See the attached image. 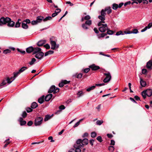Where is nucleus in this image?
Wrapping results in <instances>:
<instances>
[{"mask_svg": "<svg viewBox=\"0 0 152 152\" xmlns=\"http://www.w3.org/2000/svg\"><path fill=\"white\" fill-rule=\"evenodd\" d=\"M54 51L52 50H50L46 52L45 54V56H47L49 54H51L53 53Z\"/></svg>", "mask_w": 152, "mask_h": 152, "instance_id": "nucleus-34", "label": "nucleus"}, {"mask_svg": "<svg viewBox=\"0 0 152 152\" xmlns=\"http://www.w3.org/2000/svg\"><path fill=\"white\" fill-rule=\"evenodd\" d=\"M105 10L107 11V14H109L112 12V10L110 7H107L104 8Z\"/></svg>", "mask_w": 152, "mask_h": 152, "instance_id": "nucleus-23", "label": "nucleus"}, {"mask_svg": "<svg viewBox=\"0 0 152 152\" xmlns=\"http://www.w3.org/2000/svg\"><path fill=\"white\" fill-rule=\"evenodd\" d=\"M46 41L45 40H41L37 43V45L39 46H41L45 43Z\"/></svg>", "mask_w": 152, "mask_h": 152, "instance_id": "nucleus-18", "label": "nucleus"}, {"mask_svg": "<svg viewBox=\"0 0 152 152\" xmlns=\"http://www.w3.org/2000/svg\"><path fill=\"white\" fill-rule=\"evenodd\" d=\"M22 27L24 29H27L28 27L26 23L23 21L22 23Z\"/></svg>", "mask_w": 152, "mask_h": 152, "instance_id": "nucleus-29", "label": "nucleus"}, {"mask_svg": "<svg viewBox=\"0 0 152 152\" xmlns=\"http://www.w3.org/2000/svg\"><path fill=\"white\" fill-rule=\"evenodd\" d=\"M59 90V88H56L55 86L53 85L50 87L48 90V92L50 94L53 92L54 94H55L58 92Z\"/></svg>", "mask_w": 152, "mask_h": 152, "instance_id": "nucleus-1", "label": "nucleus"}, {"mask_svg": "<svg viewBox=\"0 0 152 152\" xmlns=\"http://www.w3.org/2000/svg\"><path fill=\"white\" fill-rule=\"evenodd\" d=\"M83 76V74L81 73H79L77 76V75L75 74V75H73V76H76V78L78 79L81 78H82Z\"/></svg>", "mask_w": 152, "mask_h": 152, "instance_id": "nucleus-39", "label": "nucleus"}, {"mask_svg": "<svg viewBox=\"0 0 152 152\" xmlns=\"http://www.w3.org/2000/svg\"><path fill=\"white\" fill-rule=\"evenodd\" d=\"M146 67L148 69H152V59L147 62Z\"/></svg>", "mask_w": 152, "mask_h": 152, "instance_id": "nucleus-15", "label": "nucleus"}, {"mask_svg": "<svg viewBox=\"0 0 152 152\" xmlns=\"http://www.w3.org/2000/svg\"><path fill=\"white\" fill-rule=\"evenodd\" d=\"M28 68L26 66H23L19 70V72H20V73H21L24 72V71H25Z\"/></svg>", "mask_w": 152, "mask_h": 152, "instance_id": "nucleus-31", "label": "nucleus"}, {"mask_svg": "<svg viewBox=\"0 0 152 152\" xmlns=\"http://www.w3.org/2000/svg\"><path fill=\"white\" fill-rule=\"evenodd\" d=\"M114 149V148L113 146H110L109 147L108 150L110 152H113Z\"/></svg>", "mask_w": 152, "mask_h": 152, "instance_id": "nucleus-48", "label": "nucleus"}, {"mask_svg": "<svg viewBox=\"0 0 152 152\" xmlns=\"http://www.w3.org/2000/svg\"><path fill=\"white\" fill-rule=\"evenodd\" d=\"M43 118L41 117L37 118L35 120L34 124L36 126H39L42 123Z\"/></svg>", "mask_w": 152, "mask_h": 152, "instance_id": "nucleus-5", "label": "nucleus"}, {"mask_svg": "<svg viewBox=\"0 0 152 152\" xmlns=\"http://www.w3.org/2000/svg\"><path fill=\"white\" fill-rule=\"evenodd\" d=\"M89 67L93 71H96L100 69V67L99 66L96 65L94 64L90 65Z\"/></svg>", "mask_w": 152, "mask_h": 152, "instance_id": "nucleus-10", "label": "nucleus"}, {"mask_svg": "<svg viewBox=\"0 0 152 152\" xmlns=\"http://www.w3.org/2000/svg\"><path fill=\"white\" fill-rule=\"evenodd\" d=\"M9 140H10L9 139H8L4 141V143H6L4 145V148H5L10 143V142L9 141Z\"/></svg>", "mask_w": 152, "mask_h": 152, "instance_id": "nucleus-30", "label": "nucleus"}, {"mask_svg": "<svg viewBox=\"0 0 152 152\" xmlns=\"http://www.w3.org/2000/svg\"><path fill=\"white\" fill-rule=\"evenodd\" d=\"M88 25L85 24L83 23L82 25V27L83 29L87 30L88 29Z\"/></svg>", "mask_w": 152, "mask_h": 152, "instance_id": "nucleus-36", "label": "nucleus"}, {"mask_svg": "<svg viewBox=\"0 0 152 152\" xmlns=\"http://www.w3.org/2000/svg\"><path fill=\"white\" fill-rule=\"evenodd\" d=\"M106 10L105 9H102L101 12V15L105 16L106 14Z\"/></svg>", "mask_w": 152, "mask_h": 152, "instance_id": "nucleus-41", "label": "nucleus"}, {"mask_svg": "<svg viewBox=\"0 0 152 152\" xmlns=\"http://www.w3.org/2000/svg\"><path fill=\"white\" fill-rule=\"evenodd\" d=\"M99 28V30L101 32H104L108 29V27L107 24H102L100 26Z\"/></svg>", "mask_w": 152, "mask_h": 152, "instance_id": "nucleus-4", "label": "nucleus"}, {"mask_svg": "<svg viewBox=\"0 0 152 152\" xmlns=\"http://www.w3.org/2000/svg\"><path fill=\"white\" fill-rule=\"evenodd\" d=\"M33 54H36L38 53L41 51V49L39 47L34 48Z\"/></svg>", "mask_w": 152, "mask_h": 152, "instance_id": "nucleus-14", "label": "nucleus"}, {"mask_svg": "<svg viewBox=\"0 0 152 152\" xmlns=\"http://www.w3.org/2000/svg\"><path fill=\"white\" fill-rule=\"evenodd\" d=\"M44 95L42 96L39 98L38 99V102L41 104L42 103L44 102Z\"/></svg>", "mask_w": 152, "mask_h": 152, "instance_id": "nucleus-27", "label": "nucleus"}, {"mask_svg": "<svg viewBox=\"0 0 152 152\" xmlns=\"http://www.w3.org/2000/svg\"><path fill=\"white\" fill-rule=\"evenodd\" d=\"M34 48L32 46H30L26 49V51L28 53H30L33 52Z\"/></svg>", "mask_w": 152, "mask_h": 152, "instance_id": "nucleus-19", "label": "nucleus"}, {"mask_svg": "<svg viewBox=\"0 0 152 152\" xmlns=\"http://www.w3.org/2000/svg\"><path fill=\"white\" fill-rule=\"evenodd\" d=\"M25 22L26 23H31V21L30 20L28 19H26L25 20L23 21Z\"/></svg>", "mask_w": 152, "mask_h": 152, "instance_id": "nucleus-64", "label": "nucleus"}, {"mask_svg": "<svg viewBox=\"0 0 152 152\" xmlns=\"http://www.w3.org/2000/svg\"><path fill=\"white\" fill-rule=\"evenodd\" d=\"M104 75L106 76V77L103 80L104 82V83L108 82L111 78L110 73L109 72H107V73H104Z\"/></svg>", "mask_w": 152, "mask_h": 152, "instance_id": "nucleus-3", "label": "nucleus"}, {"mask_svg": "<svg viewBox=\"0 0 152 152\" xmlns=\"http://www.w3.org/2000/svg\"><path fill=\"white\" fill-rule=\"evenodd\" d=\"M140 84L141 86L142 87H145L146 84V82L144 81L141 78H140Z\"/></svg>", "mask_w": 152, "mask_h": 152, "instance_id": "nucleus-25", "label": "nucleus"}, {"mask_svg": "<svg viewBox=\"0 0 152 152\" xmlns=\"http://www.w3.org/2000/svg\"><path fill=\"white\" fill-rule=\"evenodd\" d=\"M15 79V78L13 76V77H11L10 78L7 77L6 80V81H7V82L8 83L10 84Z\"/></svg>", "mask_w": 152, "mask_h": 152, "instance_id": "nucleus-21", "label": "nucleus"}, {"mask_svg": "<svg viewBox=\"0 0 152 152\" xmlns=\"http://www.w3.org/2000/svg\"><path fill=\"white\" fill-rule=\"evenodd\" d=\"M84 24H86L88 26H91L92 24V21L91 20H86Z\"/></svg>", "mask_w": 152, "mask_h": 152, "instance_id": "nucleus-38", "label": "nucleus"}, {"mask_svg": "<svg viewBox=\"0 0 152 152\" xmlns=\"http://www.w3.org/2000/svg\"><path fill=\"white\" fill-rule=\"evenodd\" d=\"M44 47L47 49H49L50 48L49 45L48 44L45 45H44Z\"/></svg>", "mask_w": 152, "mask_h": 152, "instance_id": "nucleus-61", "label": "nucleus"}, {"mask_svg": "<svg viewBox=\"0 0 152 152\" xmlns=\"http://www.w3.org/2000/svg\"><path fill=\"white\" fill-rule=\"evenodd\" d=\"M50 43L51 44V49L53 50H55L56 48H58L59 45H57L56 42L54 41L51 40L50 41Z\"/></svg>", "mask_w": 152, "mask_h": 152, "instance_id": "nucleus-6", "label": "nucleus"}, {"mask_svg": "<svg viewBox=\"0 0 152 152\" xmlns=\"http://www.w3.org/2000/svg\"><path fill=\"white\" fill-rule=\"evenodd\" d=\"M38 105L37 103L35 102H32L31 104V107L32 109H35L37 107Z\"/></svg>", "mask_w": 152, "mask_h": 152, "instance_id": "nucleus-26", "label": "nucleus"}, {"mask_svg": "<svg viewBox=\"0 0 152 152\" xmlns=\"http://www.w3.org/2000/svg\"><path fill=\"white\" fill-rule=\"evenodd\" d=\"M123 4L124 3L123 2L119 4L118 5L117 4L114 3L112 5V8L114 10H116L118 8H121Z\"/></svg>", "mask_w": 152, "mask_h": 152, "instance_id": "nucleus-8", "label": "nucleus"}, {"mask_svg": "<svg viewBox=\"0 0 152 152\" xmlns=\"http://www.w3.org/2000/svg\"><path fill=\"white\" fill-rule=\"evenodd\" d=\"M21 23V22H19L18 21H17L15 24V28H18L20 27V24Z\"/></svg>", "mask_w": 152, "mask_h": 152, "instance_id": "nucleus-52", "label": "nucleus"}, {"mask_svg": "<svg viewBox=\"0 0 152 152\" xmlns=\"http://www.w3.org/2000/svg\"><path fill=\"white\" fill-rule=\"evenodd\" d=\"M31 23L32 25H35L38 23L36 20H33L31 21Z\"/></svg>", "mask_w": 152, "mask_h": 152, "instance_id": "nucleus-63", "label": "nucleus"}, {"mask_svg": "<svg viewBox=\"0 0 152 152\" xmlns=\"http://www.w3.org/2000/svg\"><path fill=\"white\" fill-rule=\"evenodd\" d=\"M96 136V133L95 132H92L91 133V136L93 138L95 137Z\"/></svg>", "mask_w": 152, "mask_h": 152, "instance_id": "nucleus-53", "label": "nucleus"}, {"mask_svg": "<svg viewBox=\"0 0 152 152\" xmlns=\"http://www.w3.org/2000/svg\"><path fill=\"white\" fill-rule=\"evenodd\" d=\"M83 147L82 145H79L77 146V145H74V147L75 149V152H81V148Z\"/></svg>", "mask_w": 152, "mask_h": 152, "instance_id": "nucleus-12", "label": "nucleus"}, {"mask_svg": "<svg viewBox=\"0 0 152 152\" xmlns=\"http://www.w3.org/2000/svg\"><path fill=\"white\" fill-rule=\"evenodd\" d=\"M51 117V116L49 115H47L45 116V118L44 119L45 121H46L50 119Z\"/></svg>", "mask_w": 152, "mask_h": 152, "instance_id": "nucleus-40", "label": "nucleus"}, {"mask_svg": "<svg viewBox=\"0 0 152 152\" xmlns=\"http://www.w3.org/2000/svg\"><path fill=\"white\" fill-rule=\"evenodd\" d=\"M27 115V114L26 112L25 111H24L23 112L21 116L23 118H25Z\"/></svg>", "mask_w": 152, "mask_h": 152, "instance_id": "nucleus-51", "label": "nucleus"}, {"mask_svg": "<svg viewBox=\"0 0 152 152\" xmlns=\"http://www.w3.org/2000/svg\"><path fill=\"white\" fill-rule=\"evenodd\" d=\"M95 88V86H93L91 87H90L88 88L87 89L86 91H91L92 90H94Z\"/></svg>", "mask_w": 152, "mask_h": 152, "instance_id": "nucleus-37", "label": "nucleus"}, {"mask_svg": "<svg viewBox=\"0 0 152 152\" xmlns=\"http://www.w3.org/2000/svg\"><path fill=\"white\" fill-rule=\"evenodd\" d=\"M91 19L90 16L89 15H87L86 16L84 17V19L85 20H89Z\"/></svg>", "mask_w": 152, "mask_h": 152, "instance_id": "nucleus-54", "label": "nucleus"}, {"mask_svg": "<svg viewBox=\"0 0 152 152\" xmlns=\"http://www.w3.org/2000/svg\"><path fill=\"white\" fill-rule=\"evenodd\" d=\"M98 18L101 20L98 24V26H100L101 23H105L104 21L105 20V16L100 15L98 16Z\"/></svg>", "mask_w": 152, "mask_h": 152, "instance_id": "nucleus-11", "label": "nucleus"}, {"mask_svg": "<svg viewBox=\"0 0 152 152\" xmlns=\"http://www.w3.org/2000/svg\"><path fill=\"white\" fill-rule=\"evenodd\" d=\"M124 33L125 34H130L131 33L137 34L138 33V31L137 29H134L132 31H129L126 32V31H124Z\"/></svg>", "mask_w": 152, "mask_h": 152, "instance_id": "nucleus-13", "label": "nucleus"}, {"mask_svg": "<svg viewBox=\"0 0 152 152\" xmlns=\"http://www.w3.org/2000/svg\"><path fill=\"white\" fill-rule=\"evenodd\" d=\"M11 52V50L9 49H6L4 50L3 52V53L7 54Z\"/></svg>", "mask_w": 152, "mask_h": 152, "instance_id": "nucleus-44", "label": "nucleus"}, {"mask_svg": "<svg viewBox=\"0 0 152 152\" xmlns=\"http://www.w3.org/2000/svg\"><path fill=\"white\" fill-rule=\"evenodd\" d=\"M53 94H50L47 95L45 97V99L46 101H49L53 97Z\"/></svg>", "mask_w": 152, "mask_h": 152, "instance_id": "nucleus-16", "label": "nucleus"}, {"mask_svg": "<svg viewBox=\"0 0 152 152\" xmlns=\"http://www.w3.org/2000/svg\"><path fill=\"white\" fill-rule=\"evenodd\" d=\"M65 107L63 105H61V106H59V108L61 110H64V109H65Z\"/></svg>", "mask_w": 152, "mask_h": 152, "instance_id": "nucleus-62", "label": "nucleus"}, {"mask_svg": "<svg viewBox=\"0 0 152 152\" xmlns=\"http://www.w3.org/2000/svg\"><path fill=\"white\" fill-rule=\"evenodd\" d=\"M36 61V59L35 58H32L31 59V61L29 63V64L30 65H33V64H34V62Z\"/></svg>", "mask_w": 152, "mask_h": 152, "instance_id": "nucleus-42", "label": "nucleus"}, {"mask_svg": "<svg viewBox=\"0 0 152 152\" xmlns=\"http://www.w3.org/2000/svg\"><path fill=\"white\" fill-rule=\"evenodd\" d=\"M82 144V140L81 139H78L76 142V143L74 145H77V146L79 145H82L81 144Z\"/></svg>", "mask_w": 152, "mask_h": 152, "instance_id": "nucleus-28", "label": "nucleus"}, {"mask_svg": "<svg viewBox=\"0 0 152 152\" xmlns=\"http://www.w3.org/2000/svg\"><path fill=\"white\" fill-rule=\"evenodd\" d=\"M103 123L102 120H98L96 122V124L98 125H101Z\"/></svg>", "mask_w": 152, "mask_h": 152, "instance_id": "nucleus-49", "label": "nucleus"}, {"mask_svg": "<svg viewBox=\"0 0 152 152\" xmlns=\"http://www.w3.org/2000/svg\"><path fill=\"white\" fill-rule=\"evenodd\" d=\"M44 55V53L42 52H40L35 54V57L38 59H42Z\"/></svg>", "mask_w": 152, "mask_h": 152, "instance_id": "nucleus-9", "label": "nucleus"}, {"mask_svg": "<svg viewBox=\"0 0 152 152\" xmlns=\"http://www.w3.org/2000/svg\"><path fill=\"white\" fill-rule=\"evenodd\" d=\"M106 35H107L106 34L103 33H102L100 34H98L97 36H98V38H99L100 39L101 37H102V38L104 37Z\"/></svg>", "mask_w": 152, "mask_h": 152, "instance_id": "nucleus-32", "label": "nucleus"}, {"mask_svg": "<svg viewBox=\"0 0 152 152\" xmlns=\"http://www.w3.org/2000/svg\"><path fill=\"white\" fill-rule=\"evenodd\" d=\"M142 95L144 99H145L146 98V96L147 95V94L145 91H143L142 92Z\"/></svg>", "mask_w": 152, "mask_h": 152, "instance_id": "nucleus-45", "label": "nucleus"}, {"mask_svg": "<svg viewBox=\"0 0 152 152\" xmlns=\"http://www.w3.org/2000/svg\"><path fill=\"white\" fill-rule=\"evenodd\" d=\"M64 85L65 84H67L69 83L70 81H67L66 80L62 81Z\"/></svg>", "mask_w": 152, "mask_h": 152, "instance_id": "nucleus-59", "label": "nucleus"}, {"mask_svg": "<svg viewBox=\"0 0 152 152\" xmlns=\"http://www.w3.org/2000/svg\"><path fill=\"white\" fill-rule=\"evenodd\" d=\"M7 24V26L9 27H13L15 26V22L13 21L11 19L9 18Z\"/></svg>", "mask_w": 152, "mask_h": 152, "instance_id": "nucleus-7", "label": "nucleus"}, {"mask_svg": "<svg viewBox=\"0 0 152 152\" xmlns=\"http://www.w3.org/2000/svg\"><path fill=\"white\" fill-rule=\"evenodd\" d=\"M90 69V68L89 67L85 68L82 70V72L84 73H88Z\"/></svg>", "mask_w": 152, "mask_h": 152, "instance_id": "nucleus-43", "label": "nucleus"}, {"mask_svg": "<svg viewBox=\"0 0 152 152\" xmlns=\"http://www.w3.org/2000/svg\"><path fill=\"white\" fill-rule=\"evenodd\" d=\"M43 17L39 16L37 18L36 20L38 23L41 22L42 21H43Z\"/></svg>", "mask_w": 152, "mask_h": 152, "instance_id": "nucleus-24", "label": "nucleus"}, {"mask_svg": "<svg viewBox=\"0 0 152 152\" xmlns=\"http://www.w3.org/2000/svg\"><path fill=\"white\" fill-rule=\"evenodd\" d=\"M52 19V17L51 16H48L45 18H43V21L46 22L48 20H51Z\"/></svg>", "mask_w": 152, "mask_h": 152, "instance_id": "nucleus-33", "label": "nucleus"}, {"mask_svg": "<svg viewBox=\"0 0 152 152\" xmlns=\"http://www.w3.org/2000/svg\"><path fill=\"white\" fill-rule=\"evenodd\" d=\"M88 143V140L87 138H84L82 140V145H85Z\"/></svg>", "mask_w": 152, "mask_h": 152, "instance_id": "nucleus-20", "label": "nucleus"}, {"mask_svg": "<svg viewBox=\"0 0 152 152\" xmlns=\"http://www.w3.org/2000/svg\"><path fill=\"white\" fill-rule=\"evenodd\" d=\"M147 94V96H150L152 95V90L151 89H147L145 91Z\"/></svg>", "mask_w": 152, "mask_h": 152, "instance_id": "nucleus-22", "label": "nucleus"}, {"mask_svg": "<svg viewBox=\"0 0 152 152\" xmlns=\"http://www.w3.org/2000/svg\"><path fill=\"white\" fill-rule=\"evenodd\" d=\"M26 110L27 112L28 113L31 112L33 111L32 109L31 108L29 107H27L26 108Z\"/></svg>", "mask_w": 152, "mask_h": 152, "instance_id": "nucleus-47", "label": "nucleus"}, {"mask_svg": "<svg viewBox=\"0 0 152 152\" xmlns=\"http://www.w3.org/2000/svg\"><path fill=\"white\" fill-rule=\"evenodd\" d=\"M96 139L100 142H101L102 141V137L100 136H98L96 138Z\"/></svg>", "mask_w": 152, "mask_h": 152, "instance_id": "nucleus-55", "label": "nucleus"}, {"mask_svg": "<svg viewBox=\"0 0 152 152\" xmlns=\"http://www.w3.org/2000/svg\"><path fill=\"white\" fill-rule=\"evenodd\" d=\"M20 73L19 72V71L16 72H14L13 73L14 74V76L15 78L16 77H17V76L19 74H20Z\"/></svg>", "mask_w": 152, "mask_h": 152, "instance_id": "nucleus-50", "label": "nucleus"}, {"mask_svg": "<svg viewBox=\"0 0 152 152\" xmlns=\"http://www.w3.org/2000/svg\"><path fill=\"white\" fill-rule=\"evenodd\" d=\"M6 84V82L5 80H4L2 82L0 83V85H1V87L4 86Z\"/></svg>", "mask_w": 152, "mask_h": 152, "instance_id": "nucleus-58", "label": "nucleus"}, {"mask_svg": "<svg viewBox=\"0 0 152 152\" xmlns=\"http://www.w3.org/2000/svg\"><path fill=\"white\" fill-rule=\"evenodd\" d=\"M107 34H108L109 35H112L114 33V32L112 30H110V29L108 28V29L107 30Z\"/></svg>", "mask_w": 152, "mask_h": 152, "instance_id": "nucleus-35", "label": "nucleus"}, {"mask_svg": "<svg viewBox=\"0 0 152 152\" xmlns=\"http://www.w3.org/2000/svg\"><path fill=\"white\" fill-rule=\"evenodd\" d=\"M9 18V17H1L0 18V26L7 24Z\"/></svg>", "mask_w": 152, "mask_h": 152, "instance_id": "nucleus-2", "label": "nucleus"}, {"mask_svg": "<svg viewBox=\"0 0 152 152\" xmlns=\"http://www.w3.org/2000/svg\"><path fill=\"white\" fill-rule=\"evenodd\" d=\"M125 34V33L124 32V33H123L122 31H118V32H117L116 33L115 35L116 36H119L120 35H123L124 34Z\"/></svg>", "mask_w": 152, "mask_h": 152, "instance_id": "nucleus-46", "label": "nucleus"}, {"mask_svg": "<svg viewBox=\"0 0 152 152\" xmlns=\"http://www.w3.org/2000/svg\"><path fill=\"white\" fill-rule=\"evenodd\" d=\"M152 27V23H150L147 26H145V28L142 29L141 31V32H143L146 30L148 29H149Z\"/></svg>", "mask_w": 152, "mask_h": 152, "instance_id": "nucleus-17", "label": "nucleus"}, {"mask_svg": "<svg viewBox=\"0 0 152 152\" xmlns=\"http://www.w3.org/2000/svg\"><path fill=\"white\" fill-rule=\"evenodd\" d=\"M142 74H145L147 72V70L146 69H142Z\"/></svg>", "mask_w": 152, "mask_h": 152, "instance_id": "nucleus-60", "label": "nucleus"}, {"mask_svg": "<svg viewBox=\"0 0 152 152\" xmlns=\"http://www.w3.org/2000/svg\"><path fill=\"white\" fill-rule=\"evenodd\" d=\"M26 122L25 121H23L20 122V124L21 126H23L26 124Z\"/></svg>", "mask_w": 152, "mask_h": 152, "instance_id": "nucleus-57", "label": "nucleus"}, {"mask_svg": "<svg viewBox=\"0 0 152 152\" xmlns=\"http://www.w3.org/2000/svg\"><path fill=\"white\" fill-rule=\"evenodd\" d=\"M17 50L18 51L20 52L21 53L23 54H24L25 53H26V52H25V51H24V50H21L20 49H19V48H17Z\"/></svg>", "mask_w": 152, "mask_h": 152, "instance_id": "nucleus-56", "label": "nucleus"}]
</instances>
